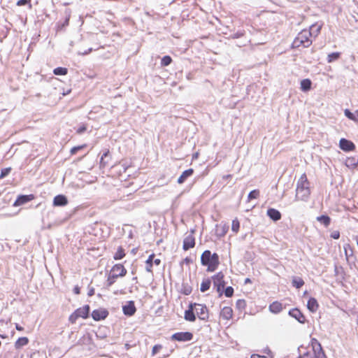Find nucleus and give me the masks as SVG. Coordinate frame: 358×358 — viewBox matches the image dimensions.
Returning <instances> with one entry per match:
<instances>
[{
	"label": "nucleus",
	"instance_id": "412c9836",
	"mask_svg": "<svg viewBox=\"0 0 358 358\" xmlns=\"http://www.w3.org/2000/svg\"><path fill=\"white\" fill-rule=\"evenodd\" d=\"M194 170L192 169H189L184 171L180 176V177L178 178V183L182 184L189 177L192 176Z\"/></svg>",
	"mask_w": 358,
	"mask_h": 358
},
{
	"label": "nucleus",
	"instance_id": "37998d69",
	"mask_svg": "<svg viewBox=\"0 0 358 358\" xmlns=\"http://www.w3.org/2000/svg\"><path fill=\"white\" fill-rule=\"evenodd\" d=\"M315 27L313 28V36L314 37H316L317 36V34L320 32V30H321V26H318L317 24H313L310 27Z\"/></svg>",
	"mask_w": 358,
	"mask_h": 358
},
{
	"label": "nucleus",
	"instance_id": "603ef678",
	"mask_svg": "<svg viewBox=\"0 0 358 358\" xmlns=\"http://www.w3.org/2000/svg\"><path fill=\"white\" fill-rule=\"evenodd\" d=\"M69 17L70 16L69 15L64 20V23L62 24V27H64L65 26H67L69 25Z\"/></svg>",
	"mask_w": 358,
	"mask_h": 358
},
{
	"label": "nucleus",
	"instance_id": "a878e982",
	"mask_svg": "<svg viewBox=\"0 0 358 358\" xmlns=\"http://www.w3.org/2000/svg\"><path fill=\"white\" fill-rule=\"evenodd\" d=\"M312 82L310 79L306 78L301 81V90L303 92H308L311 89Z\"/></svg>",
	"mask_w": 358,
	"mask_h": 358
},
{
	"label": "nucleus",
	"instance_id": "052dcab7",
	"mask_svg": "<svg viewBox=\"0 0 358 358\" xmlns=\"http://www.w3.org/2000/svg\"><path fill=\"white\" fill-rule=\"evenodd\" d=\"M355 240H356V242H357V246H358V236L355 237Z\"/></svg>",
	"mask_w": 358,
	"mask_h": 358
},
{
	"label": "nucleus",
	"instance_id": "473e14b6",
	"mask_svg": "<svg viewBox=\"0 0 358 358\" xmlns=\"http://www.w3.org/2000/svg\"><path fill=\"white\" fill-rule=\"evenodd\" d=\"M292 285L296 288H301L304 285V281L301 278H295L292 280Z\"/></svg>",
	"mask_w": 358,
	"mask_h": 358
},
{
	"label": "nucleus",
	"instance_id": "5701e85b",
	"mask_svg": "<svg viewBox=\"0 0 358 358\" xmlns=\"http://www.w3.org/2000/svg\"><path fill=\"white\" fill-rule=\"evenodd\" d=\"M269 310L271 313H279L282 310V304L279 301H274L270 304Z\"/></svg>",
	"mask_w": 358,
	"mask_h": 358
},
{
	"label": "nucleus",
	"instance_id": "7c9ffc66",
	"mask_svg": "<svg viewBox=\"0 0 358 358\" xmlns=\"http://www.w3.org/2000/svg\"><path fill=\"white\" fill-rule=\"evenodd\" d=\"M53 73L57 76H64L68 73V69L64 67H57L53 70Z\"/></svg>",
	"mask_w": 358,
	"mask_h": 358
},
{
	"label": "nucleus",
	"instance_id": "2eb2a0df",
	"mask_svg": "<svg viewBox=\"0 0 358 358\" xmlns=\"http://www.w3.org/2000/svg\"><path fill=\"white\" fill-rule=\"evenodd\" d=\"M122 310L124 315L128 316H132L136 311L133 301H129L127 305L124 306Z\"/></svg>",
	"mask_w": 358,
	"mask_h": 358
},
{
	"label": "nucleus",
	"instance_id": "79ce46f5",
	"mask_svg": "<svg viewBox=\"0 0 358 358\" xmlns=\"http://www.w3.org/2000/svg\"><path fill=\"white\" fill-rule=\"evenodd\" d=\"M85 147V145H78V146H75L73 148H72L71 149V155H75L76 154L79 150H82L83 148Z\"/></svg>",
	"mask_w": 358,
	"mask_h": 358
},
{
	"label": "nucleus",
	"instance_id": "c9c22d12",
	"mask_svg": "<svg viewBox=\"0 0 358 358\" xmlns=\"http://www.w3.org/2000/svg\"><path fill=\"white\" fill-rule=\"evenodd\" d=\"M171 62H172L171 57L169 55H166L162 58L161 65L162 66H167L171 63Z\"/></svg>",
	"mask_w": 358,
	"mask_h": 358
},
{
	"label": "nucleus",
	"instance_id": "864d4df0",
	"mask_svg": "<svg viewBox=\"0 0 358 358\" xmlns=\"http://www.w3.org/2000/svg\"><path fill=\"white\" fill-rule=\"evenodd\" d=\"M86 130V127L85 126H83V127H80V128L78 129V131L77 132L78 134H82Z\"/></svg>",
	"mask_w": 358,
	"mask_h": 358
},
{
	"label": "nucleus",
	"instance_id": "5fc2aeb1",
	"mask_svg": "<svg viewBox=\"0 0 358 358\" xmlns=\"http://www.w3.org/2000/svg\"><path fill=\"white\" fill-rule=\"evenodd\" d=\"M250 283H252V280H250V278H247L245 279V280H244V284L245 285L250 284Z\"/></svg>",
	"mask_w": 358,
	"mask_h": 358
},
{
	"label": "nucleus",
	"instance_id": "13d9d810",
	"mask_svg": "<svg viewBox=\"0 0 358 358\" xmlns=\"http://www.w3.org/2000/svg\"><path fill=\"white\" fill-rule=\"evenodd\" d=\"M92 295H94V289H93L88 292L89 296H92Z\"/></svg>",
	"mask_w": 358,
	"mask_h": 358
},
{
	"label": "nucleus",
	"instance_id": "4468645a",
	"mask_svg": "<svg viewBox=\"0 0 358 358\" xmlns=\"http://www.w3.org/2000/svg\"><path fill=\"white\" fill-rule=\"evenodd\" d=\"M289 315L294 317L300 323H304L306 320L305 316L298 308H293L289 312Z\"/></svg>",
	"mask_w": 358,
	"mask_h": 358
},
{
	"label": "nucleus",
	"instance_id": "c756f323",
	"mask_svg": "<svg viewBox=\"0 0 358 358\" xmlns=\"http://www.w3.org/2000/svg\"><path fill=\"white\" fill-rule=\"evenodd\" d=\"M211 280L209 278L204 279L201 284L200 290L201 292H205L210 287Z\"/></svg>",
	"mask_w": 358,
	"mask_h": 358
},
{
	"label": "nucleus",
	"instance_id": "a18cd8bd",
	"mask_svg": "<svg viewBox=\"0 0 358 358\" xmlns=\"http://www.w3.org/2000/svg\"><path fill=\"white\" fill-rule=\"evenodd\" d=\"M243 35H244V33L243 31H238L236 33L231 34V37L232 38H238L242 37Z\"/></svg>",
	"mask_w": 358,
	"mask_h": 358
},
{
	"label": "nucleus",
	"instance_id": "6e6d98bb",
	"mask_svg": "<svg viewBox=\"0 0 358 358\" xmlns=\"http://www.w3.org/2000/svg\"><path fill=\"white\" fill-rule=\"evenodd\" d=\"M251 358H266V357L264 356H260L259 355H252L251 356Z\"/></svg>",
	"mask_w": 358,
	"mask_h": 358
},
{
	"label": "nucleus",
	"instance_id": "f8f14e48",
	"mask_svg": "<svg viewBox=\"0 0 358 358\" xmlns=\"http://www.w3.org/2000/svg\"><path fill=\"white\" fill-rule=\"evenodd\" d=\"M220 317L227 322L229 321L233 317V309L230 306H224L222 308Z\"/></svg>",
	"mask_w": 358,
	"mask_h": 358
},
{
	"label": "nucleus",
	"instance_id": "6ab92c4d",
	"mask_svg": "<svg viewBox=\"0 0 358 358\" xmlns=\"http://www.w3.org/2000/svg\"><path fill=\"white\" fill-rule=\"evenodd\" d=\"M154 258H155V255L151 254V255H150L148 259L146 261V264H147L146 270L148 272H152V262H154L155 264L157 266L159 265L161 263V260L159 259H154Z\"/></svg>",
	"mask_w": 358,
	"mask_h": 358
},
{
	"label": "nucleus",
	"instance_id": "1a4fd4ad",
	"mask_svg": "<svg viewBox=\"0 0 358 358\" xmlns=\"http://www.w3.org/2000/svg\"><path fill=\"white\" fill-rule=\"evenodd\" d=\"M339 147L345 152L353 151L355 149V145L354 143L346 138H341L340 140Z\"/></svg>",
	"mask_w": 358,
	"mask_h": 358
},
{
	"label": "nucleus",
	"instance_id": "e2e57ef3",
	"mask_svg": "<svg viewBox=\"0 0 358 358\" xmlns=\"http://www.w3.org/2000/svg\"><path fill=\"white\" fill-rule=\"evenodd\" d=\"M185 250H188L189 248H187V247H185V248H183Z\"/></svg>",
	"mask_w": 358,
	"mask_h": 358
},
{
	"label": "nucleus",
	"instance_id": "ea45409f",
	"mask_svg": "<svg viewBox=\"0 0 358 358\" xmlns=\"http://www.w3.org/2000/svg\"><path fill=\"white\" fill-rule=\"evenodd\" d=\"M125 233H128V237L129 238H133V231H132V229H131V227L129 226V225H126L125 227L123 229Z\"/></svg>",
	"mask_w": 358,
	"mask_h": 358
},
{
	"label": "nucleus",
	"instance_id": "f03ea898",
	"mask_svg": "<svg viewBox=\"0 0 358 358\" xmlns=\"http://www.w3.org/2000/svg\"><path fill=\"white\" fill-rule=\"evenodd\" d=\"M313 27H310V30L303 29L300 33L298 34L297 36L293 41L292 45L294 48H299L300 46H303L304 48H308L312 44V40L310 37L313 36Z\"/></svg>",
	"mask_w": 358,
	"mask_h": 358
},
{
	"label": "nucleus",
	"instance_id": "3c124183",
	"mask_svg": "<svg viewBox=\"0 0 358 358\" xmlns=\"http://www.w3.org/2000/svg\"><path fill=\"white\" fill-rule=\"evenodd\" d=\"M15 329L19 331H23L24 327L20 326L19 324L15 323Z\"/></svg>",
	"mask_w": 358,
	"mask_h": 358
},
{
	"label": "nucleus",
	"instance_id": "c85d7f7f",
	"mask_svg": "<svg viewBox=\"0 0 358 358\" xmlns=\"http://www.w3.org/2000/svg\"><path fill=\"white\" fill-rule=\"evenodd\" d=\"M317 220L324 224L325 227H328L331 223V218L326 215H322L317 217Z\"/></svg>",
	"mask_w": 358,
	"mask_h": 358
},
{
	"label": "nucleus",
	"instance_id": "0eeeda50",
	"mask_svg": "<svg viewBox=\"0 0 358 358\" xmlns=\"http://www.w3.org/2000/svg\"><path fill=\"white\" fill-rule=\"evenodd\" d=\"M172 341L180 342L189 341L193 338V334L191 332H177L171 337Z\"/></svg>",
	"mask_w": 358,
	"mask_h": 358
},
{
	"label": "nucleus",
	"instance_id": "e433bc0d",
	"mask_svg": "<svg viewBox=\"0 0 358 358\" xmlns=\"http://www.w3.org/2000/svg\"><path fill=\"white\" fill-rule=\"evenodd\" d=\"M239 228H240V222H239V221L238 220V219H234L232 221L231 230L234 232L237 233L238 231V230H239Z\"/></svg>",
	"mask_w": 358,
	"mask_h": 358
},
{
	"label": "nucleus",
	"instance_id": "f3484780",
	"mask_svg": "<svg viewBox=\"0 0 358 358\" xmlns=\"http://www.w3.org/2000/svg\"><path fill=\"white\" fill-rule=\"evenodd\" d=\"M68 203V199L66 196L59 194L55 196L53 199V205L55 206H64Z\"/></svg>",
	"mask_w": 358,
	"mask_h": 358
},
{
	"label": "nucleus",
	"instance_id": "a211bd4d",
	"mask_svg": "<svg viewBox=\"0 0 358 358\" xmlns=\"http://www.w3.org/2000/svg\"><path fill=\"white\" fill-rule=\"evenodd\" d=\"M229 230V226L226 224H216L215 227V234L218 237L224 236L227 231Z\"/></svg>",
	"mask_w": 358,
	"mask_h": 358
},
{
	"label": "nucleus",
	"instance_id": "f704fd0d",
	"mask_svg": "<svg viewBox=\"0 0 358 358\" xmlns=\"http://www.w3.org/2000/svg\"><path fill=\"white\" fill-rule=\"evenodd\" d=\"M344 114L348 119H350L354 122H357V118L356 116V113H352L349 109H345L344 110Z\"/></svg>",
	"mask_w": 358,
	"mask_h": 358
},
{
	"label": "nucleus",
	"instance_id": "09e8293b",
	"mask_svg": "<svg viewBox=\"0 0 358 358\" xmlns=\"http://www.w3.org/2000/svg\"><path fill=\"white\" fill-rule=\"evenodd\" d=\"M108 153H109L108 151L106 152L105 153L103 154V155L101 157L100 164L103 166H104L106 164V163L104 162L103 158L106 157V156H108Z\"/></svg>",
	"mask_w": 358,
	"mask_h": 358
},
{
	"label": "nucleus",
	"instance_id": "9b49d317",
	"mask_svg": "<svg viewBox=\"0 0 358 358\" xmlns=\"http://www.w3.org/2000/svg\"><path fill=\"white\" fill-rule=\"evenodd\" d=\"M34 199V194H22L19 195L14 202L13 206H20L21 205H23L24 203H27L31 201H32Z\"/></svg>",
	"mask_w": 358,
	"mask_h": 358
},
{
	"label": "nucleus",
	"instance_id": "de8ad7c7",
	"mask_svg": "<svg viewBox=\"0 0 358 358\" xmlns=\"http://www.w3.org/2000/svg\"><path fill=\"white\" fill-rule=\"evenodd\" d=\"M30 2V0H18L17 2V5L19 6H24Z\"/></svg>",
	"mask_w": 358,
	"mask_h": 358
},
{
	"label": "nucleus",
	"instance_id": "20e7f679",
	"mask_svg": "<svg viewBox=\"0 0 358 358\" xmlns=\"http://www.w3.org/2000/svg\"><path fill=\"white\" fill-rule=\"evenodd\" d=\"M127 273L126 268L121 264L113 265L110 271L107 278V285L110 287L113 285L118 278L124 277Z\"/></svg>",
	"mask_w": 358,
	"mask_h": 358
},
{
	"label": "nucleus",
	"instance_id": "6e6552de",
	"mask_svg": "<svg viewBox=\"0 0 358 358\" xmlns=\"http://www.w3.org/2000/svg\"><path fill=\"white\" fill-rule=\"evenodd\" d=\"M108 311L103 308L95 309L92 312V317L95 321L105 320L108 316Z\"/></svg>",
	"mask_w": 358,
	"mask_h": 358
},
{
	"label": "nucleus",
	"instance_id": "49530a36",
	"mask_svg": "<svg viewBox=\"0 0 358 358\" xmlns=\"http://www.w3.org/2000/svg\"><path fill=\"white\" fill-rule=\"evenodd\" d=\"M331 237L334 239H338L340 237V233L338 231H334L331 234Z\"/></svg>",
	"mask_w": 358,
	"mask_h": 358
},
{
	"label": "nucleus",
	"instance_id": "423d86ee",
	"mask_svg": "<svg viewBox=\"0 0 358 358\" xmlns=\"http://www.w3.org/2000/svg\"><path fill=\"white\" fill-rule=\"evenodd\" d=\"M193 307L197 317L201 320H208L209 317V313L208 308L203 304L194 303Z\"/></svg>",
	"mask_w": 358,
	"mask_h": 358
},
{
	"label": "nucleus",
	"instance_id": "4c0bfd02",
	"mask_svg": "<svg viewBox=\"0 0 358 358\" xmlns=\"http://www.w3.org/2000/svg\"><path fill=\"white\" fill-rule=\"evenodd\" d=\"M259 196V191L258 189H254L251 191L248 196V200L257 199Z\"/></svg>",
	"mask_w": 358,
	"mask_h": 358
},
{
	"label": "nucleus",
	"instance_id": "393cba45",
	"mask_svg": "<svg viewBox=\"0 0 358 358\" xmlns=\"http://www.w3.org/2000/svg\"><path fill=\"white\" fill-rule=\"evenodd\" d=\"M313 343L314 348L316 350H317V352L319 351L317 358H327L322 348L320 343L319 341H313Z\"/></svg>",
	"mask_w": 358,
	"mask_h": 358
},
{
	"label": "nucleus",
	"instance_id": "39448f33",
	"mask_svg": "<svg viewBox=\"0 0 358 358\" xmlns=\"http://www.w3.org/2000/svg\"><path fill=\"white\" fill-rule=\"evenodd\" d=\"M90 307L89 305H85L74 310L69 317V321L71 324H75L79 318L87 319L89 317Z\"/></svg>",
	"mask_w": 358,
	"mask_h": 358
},
{
	"label": "nucleus",
	"instance_id": "9d476101",
	"mask_svg": "<svg viewBox=\"0 0 358 358\" xmlns=\"http://www.w3.org/2000/svg\"><path fill=\"white\" fill-rule=\"evenodd\" d=\"M213 285L217 287V291H220L221 289L224 288L225 282L224 280V275L221 272L215 274L213 277Z\"/></svg>",
	"mask_w": 358,
	"mask_h": 358
},
{
	"label": "nucleus",
	"instance_id": "58836bf2",
	"mask_svg": "<svg viewBox=\"0 0 358 358\" xmlns=\"http://www.w3.org/2000/svg\"><path fill=\"white\" fill-rule=\"evenodd\" d=\"M10 171H11V168L10 167L3 169L1 170V171L0 180L3 179L6 176H7L10 173Z\"/></svg>",
	"mask_w": 358,
	"mask_h": 358
},
{
	"label": "nucleus",
	"instance_id": "ddd939ff",
	"mask_svg": "<svg viewBox=\"0 0 358 358\" xmlns=\"http://www.w3.org/2000/svg\"><path fill=\"white\" fill-rule=\"evenodd\" d=\"M313 341H318L317 339L313 338L310 341V345L312 347V351L308 350L303 354L301 355L299 358H317L318 352L313 347Z\"/></svg>",
	"mask_w": 358,
	"mask_h": 358
},
{
	"label": "nucleus",
	"instance_id": "8fccbe9b",
	"mask_svg": "<svg viewBox=\"0 0 358 358\" xmlns=\"http://www.w3.org/2000/svg\"><path fill=\"white\" fill-rule=\"evenodd\" d=\"M73 292L75 294H79L80 293V288L79 286L76 285L73 288Z\"/></svg>",
	"mask_w": 358,
	"mask_h": 358
},
{
	"label": "nucleus",
	"instance_id": "4d7b16f0",
	"mask_svg": "<svg viewBox=\"0 0 358 358\" xmlns=\"http://www.w3.org/2000/svg\"><path fill=\"white\" fill-rule=\"evenodd\" d=\"M92 50V48H89L87 51L84 52H82V53H79L80 55H87L88 53L91 52Z\"/></svg>",
	"mask_w": 358,
	"mask_h": 358
},
{
	"label": "nucleus",
	"instance_id": "dca6fc26",
	"mask_svg": "<svg viewBox=\"0 0 358 358\" xmlns=\"http://www.w3.org/2000/svg\"><path fill=\"white\" fill-rule=\"evenodd\" d=\"M194 311L193 303L189 304L188 310L185 311V319L189 322H194L196 320Z\"/></svg>",
	"mask_w": 358,
	"mask_h": 358
},
{
	"label": "nucleus",
	"instance_id": "72a5a7b5",
	"mask_svg": "<svg viewBox=\"0 0 358 358\" xmlns=\"http://www.w3.org/2000/svg\"><path fill=\"white\" fill-rule=\"evenodd\" d=\"M125 255H126V254L124 252V250L122 248H120L115 252L113 257L115 260H119V259H122V258H124L125 257Z\"/></svg>",
	"mask_w": 358,
	"mask_h": 358
},
{
	"label": "nucleus",
	"instance_id": "2f4dec72",
	"mask_svg": "<svg viewBox=\"0 0 358 358\" xmlns=\"http://www.w3.org/2000/svg\"><path fill=\"white\" fill-rule=\"evenodd\" d=\"M340 52H332L331 54H329L327 56V62L329 63H331L336 60H337L340 57Z\"/></svg>",
	"mask_w": 358,
	"mask_h": 358
},
{
	"label": "nucleus",
	"instance_id": "b1692460",
	"mask_svg": "<svg viewBox=\"0 0 358 358\" xmlns=\"http://www.w3.org/2000/svg\"><path fill=\"white\" fill-rule=\"evenodd\" d=\"M29 338L25 336L19 338L14 344L15 349H20L23 346L27 345L29 343Z\"/></svg>",
	"mask_w": 358,
	"mask_h": 358
},
{
	"label": "nucleus",
	"instance_id": "f257e3e1",
	"mask_svg": "<svg viewBox=\"0 0 358 358\" xmlns=\"http://www.w3.org/2000/svg\"><path fill=\"white\" fill-rule=\"evenodd\" d=\"M310 194L309 182L306 173H303L297 182L296 200L306 201Z\"/></svg>",
	"mask_w": 358,
	"mask_h": 358
},
{
	"label": "nucleus",
	"instance_id": "aec40b11",
	"mask_svg": "<svg viewBox=\"0 0 358 358\" xmlns=\"http://www.w3.org/2000/svg\"><path fill=\"white\" fill-rule=\"evenodd\" d=\"M269 218L275 222L278 221L281 219V213L279 210L275 208H268L266 213Z\"/></svg>",
	"mask_w": 358,
	"mask_h": 358
},
{
	"label": "nucleus",
	"instance_id": "7ed1b4c3",
	"mask_svg": "<svg viewBox=\"0 0 358 358\" xmlns=\"http://www.w3.org/2000/svg\"><path fill=\"white\" fill-rule=\"evenodd\" d=\"M201 259L202 264L208 266V271H214L220 264L218 255L216 253L212 254L209 250L204 251Z\"/></svg>",
	"mask_w": 358,
	"mask_h": 358
},
{
	"label": "nucleus",
	"instance_id": "cd10ccee",
	"mask_svg": "<svg viewBox=\"0 0 358 358\" xmlns=\"http://www.w3.org/2000/svg\"><path fill=\"white\" fill-rule=\"evenodd\" d=\"M195 245V238L192 234L187 235L184 241L182 246H194Z\"/></svg>",
	"mask_w": 358,
	"mask_h": 358
},
{
	"label": "nucleus",
	"instance_id": "bb28decb",
	"mask_svg": "<svg viewBox=\"0 0 358 358\" xmlns=\"http://www.w3.org/2000/svg\"><path fill=\"white\" fill-rule=\"evenodd\" d=\"M358 164V159L356 157H348L345 160V165L348 168L354 169Z\"/></svg>",
	"mask_w": 358,
	"mask_h": 358
},
{
	"label": "nucleus",
	"instance_id": "c03bdc74",
	"mask_svg": "<svg viewBox=\"0 0 358 358\" xmlns=\"http://www.w3.org/2000/svg\"><path fill=\"white\" fill-rule=\"evenodd\" d=\"M162 348V346L161 345H154L152 350V355H155Z\"/></svg>",
	"mask_w": 358,
	"mask_h": 358
},
{
	"label": "nucleus",
	"instance_id": "0e129e2a",
	"mask_svg": "<svg viewBox=\"0 0 358 358\" xmlns=\"http://www.w3.org/2000/svg\"><path fill=\"white\" fill-rule=\"evenodd\" d=\"M0 336H1L2 338H6V336H4L0 335Z\"/></svg>",
	"mask_w": 358,
	"mask_h": 358
},
{
	"label": "nucleus",
	"instance_id": "bf43d9fd",
	"mask_svg": "<svg viewBox=\"0 0 358 358\" xmlns=\"http://www.w3.org/2000/svg\"><path fill=\"white\" fill-rule=\"evenodd\" d=\"M355 113H356V116H357V122H358V110H356Z\"/></svg>",
	"mask_w": 358,
	"mask_h": 358
},
{
	"label": "nucleus",
	"instance_id": "a19ab883",
	"mask_svg": "<svg viewBox=\"0 0 358 358\" xmlns=\"http://www.w3.org/2000/svg\"><path fill=\"white\" fill-rule=\"evenodd\" d=\"M234 294V289L232 287H227L224 290V295L227 297H231Z\"/></svg>",
	"mask_w": 358,
	"mask_h": 358
},
{
	"label": "nucleus",
	"instance_id": "680f3d73",
	"mask_svg": "<svg viewBox=\"0 0 358 358\" xmlns=\"http://www.w3.org/2000/svg\"><path fill=\"white\" fill-rule=\"evenodd\" d=\"M161 242H162V239H159V241H157V244L159 245Z\"/></svg>",
	"mask_w": 358,
	"mask_h": 358
},
{
	"label": "nucleus",
	"instance_id": "4be33fe9",
	"mask_svg": "<svg viewBox=\"0 0 358 358\" xmlns=\"http://www.w3.org/2000/svg\"><path fill=\"white\" fill-rule=\"evenodd\" d=\"M307 307L308 310L313 313L317 311L319 308V304L316 299L310 297L308 301Z\"/></svg>",
	"mask_w": 358,
	"mask_h": 358
}]
</instances>
